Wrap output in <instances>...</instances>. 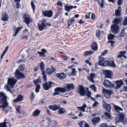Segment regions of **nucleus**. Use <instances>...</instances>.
Masks as SVG:
<instances>
[{"label":"nucleus","instance_id":"obj_38","mask_svg":"<svg viewBox=\"0 0 127 127\" xmlns=\"http://www.w3.org/2000/svg\"><path fill=\"white\" fill-rule=\"evenodd\" d=\"M22 27H19L17 28L16 29V30L15 33L13 35V36L14 37L15 36L18 34L19 31L22 29Z\"/></svg>","mask_w":127,"mask_h":127},{"label":"nucleus","instance_id":"obj_63","mask_svg":"<svg viewBox=\"0 0 127 127\" xmlns=\"http://www.w3.org/2000/svg\"><path fill=\"white\" fill-rule=\"evenodd\" d=\"M126 53V51H120L119 52V54L122 56L124 55Z\"/></svg>","mask_w":127,"mask_h":127},{"label":"nucleus","instance_id":"obj_49","mask_svg":"<svg viewBox=\"0 0 127 127\" xmlns=\"http://www.w3.org/2000/svg\"><path fill=\"white\" fill-rule=\"evenodd\" d=\"M108 43H111V47L113 48L114 46L115 42L114 41L112 40H108L107 42Z\"/></svg>","mask_w":127,"mask_h":127},{"label":"nucleus","instance_id":"obj_39","mask_svg":"<svg viewBox=\"0 0 127 127\" xmlns=\"http://www.w3.org/2000/svg\"><path fill=\"white\" fill-rule=\"evenodd\" d=\"M15 107L16 108V111L19 113H21L22 112L20 111L21 109V105H18L15 106Z\"/></svg>","mask_w":127,"mask_h":127},{"label":"nucleus","instance_id":"obj_50","mask_svg":"<svg viewBox=\"0 0 127 127\" xmlns=\"http://www.w3.org/2000/svg\"><path fill=\"white\" fill-rule=\"evenodd\" d=\"M40 88L39 84H38L35 88V92L37 93L39 91V89H40Z\"/></svg>","mask_w":127,"mask_h":127},{"label":"nucleus","instance_id":"obj_33","mask_svg":"<svg viewBox=\"0 0 127 127\" xmlns=\"http://www.w3.org/2000/svg\"><path fill=\"white\" fill-rule=\"evenodd\" d=\"M73 9V6L67 5L66 4L64 6V9L67 12H69L70 10Z\"/></svg>","mask_w":127,"mask_h":127},{"label":"nucleus","instance_id":"obj_5","mask_svg":"<svg viewBox=\"0 0 127 127\" xmlns=\"http://www.w3.org/2000/svg\"><path fill=\"white\" fill-rule=\"evenodd\" d=\"M17 82L16 79L14 78H8L7 81V84L9 85L11 88H13Z\"/></svg>","mask_w":127,"mask_h":127},{"label":"nucleus","instance_id":"obj_20","mask_svg":"<svg viewBox=\"0 0 127 127\" xmlns=\"http://www.w3.org/2000/svg\"><path fill=\"white\" fill-rule=\"evenodd\" d=\"M122 8L120 6L118 7V9L115 10V15L117 17L121 16L122 15L121 10Z\"/></svg>","mask_w":127,"mask_h":127},{"label":"nucleus","instance_id":"obj_59","mask_svg":"<svg viewBox=\"0 0 127 127\" xmlns=\"http://www.w3.org/2000/svg\"><path fill=\"white\" fill-rule=\"evenodd\" d=\"M60 12L59 11H58L56 14H55L54 15V18L55 19H56L58 16H59L60 15Z\"/></svg>","mask_w":127,"mask_h":127},{"label":"nucleus","instance_id":"obj_27","mask_svg":"<svg viewBox=\"0 0 127 127\" xmlns=\"http://www.w3.org/2000/svg\"><path fill=\"white\" fill-rule=\"evenodd\" d=\"M94 52L90 50L89 51H86L83 53V55L86 57L92 54Z\"/></svg>","mask_w":127,"mask_h":127},{"label":"nucleus","instance_id":"obj_8","mask_svg":"<svg viewBox=\"0 0 127 127\" xmlns=\"http://www.w3.org/2000/svg\"><path fill=\"white\" fill-rule=\"evenodd\" d=\"M53 84L54 83L52 81L46 82L43 84V88L45 90H48L52 86L51 85Z\"/></svg>","mask_w":127,"mask_h":127},{"label":"nucleus","instance_id":"obj_13","mask_svg":"<svg viewBox=\"0 0 127 127\" xmlns=\"http://www.w3.org/2000/svg\"><path fill=\"white\" fill-rule=\"evenodd\" d=\"M102 107L104 109H106L108 112H110L111 108V106L110 104L104 102L102 105Z\"/></svg>","mask_w":127,"mask_h":127},{"label":"nucleus","instance_id":"obj_51","mask_svg":"<svg viewBox=\"0 0 127 127\" xmlns=\"http://www.w3.org/2000/svg\"><path fill=\"white\" fill-rule=\"evenodd\" d=\"M7 122H3V123H0V126L1 127H7L6 124Z\"/></svg>","mask_w":127,"mask_h":127},{"label":"nucleus","instance_id":"obj_53","mask_svg":"<svg viewBox=\"0 0 127 127\" xmlns=\"http://www.w3.org/2000/svg\"><path fill=\"white\" fill-rule=\"evenodd\" d=\"M39 82L40 83H41V80L39 79H37L36 80H35L33 81V83L35 85H37L38 83Z\"/></svg>","mask_w":127,"mask_h":127},{"label":"nucleus","instance_id":"obj_18","mask_svg":"<svg viewBox=\"0 0 127 127\" xmlns=\"http://www.w3.org/2000/svg\"><path fill=\"white\" fill-rule=\"evenodd\" d=\"M75 86L72 83L67 84L65 88H66L67 91H69L71 90H74V88Z\"/></svg>","mask_w":127,"mask_h":127},{"label":"nucleus","instance_id":"obj_61","mask_svg":"<svg viewBox=\"0 0 127 127\" xmlns=\"http://www.w3.org/2000/svg\"><path fill=\"white\" fill-rule=\"evenodd\" d=\"M57 5L62 7L63 3L62 2L60 1H58L57 3Z\"/></svg>","mask_w":127,"mask_h":127},{"label":"nucleus","instance_id":"obj_16","mask_svg":"<svg viewBox=\"0 0 127 127\" xmlns=\"http://www.w3.org/2000/svg\"><path fill=\"white\" fill-rule=\"evenodd\" d=\"M99 58L100 59L98 62L100 66H105L106 61H105L104 58L102 57L100 55V57L99 56Z\"/></svg>","mask_w":127,"mask_h":127},{"label":"nucleus","instance_id":"obj_44","mask_svg":"<svg viewBox=\"0 0 127 127\" xmlns=\"http://www.w3.org/2000/svg\"><path fill=\"white\" fill-rule=\"evenodd\" d=\"M25 59L24 57H22L21 59H20L17 62V64L21 63L23 62H24Z\"/></svg>","mask_w":127,"mask_h":127},{"label":"nucleus","instance_id":"obj_6","mask_svg":"<svg viewBox=\"0 0 127 127\" xmlns=\"http://www.w3.org/2000/svg\"><path fill=\"white\" fill-rule=\"evenodd\" d=\"M120 29L119 26L115 24H112L110 27V29L111 32L116 34L118 33Z\"/></svg>","mask_w":127,"mask_h":127},{"label":"nucleus","instance_id":"obj_32","mask_svg":"<svg viewBox=\"0 0 127 127\" xmlns=\"http://www.w3.org/2000/svg\"><path fill=\"white\" fill-rule=\"evenodd\" d=\"M2 16L1 18V20L3 21H7L8 19V15L6 13L3 14L2 15Z\"/></svg>","mask_w":127,"mask_h":127},{"label":"nucleus","instance_id":"obj_48","mask_svg":"<svg viewBox=\"0 0 127 127\" xmlns=\"http://www.w3.org/2000/svg\"><path fill=\"white\" fill-rule=\"evenodd\" d=\"M101 34V32L99 29L97 30L96 32V37L99 38Z\"/></svg>","mask_w":127,"mask_h":127},{"label":"nucleus","instance_id":"obj_54","mask_svg":"<svg viewBox=\"0 0 127 127\" xmlns=\"http://www.w3.org/2000/svg\"><path fill=\"white\" fill-rule=\"evenodd\" d=\"M37 53L39 54V55L40 57H45V54L41 52L38 51Z\"/></svg>","mask_w":127,"mask_h":127},{"label":"nucleus","instance_id":"obj_45","mask_svg":"<svg viewBox=\"0 0 127 127\" xmlns=\"http://www.w3.org/2000/svg\"><path fill=\"white\" fill-rule=\"evenodd\" d=\"M9 85L7 84V85H5L4 86V89H5L7 91H9V92L11 93V91L10 89V87L9 86Z\"/></svg>","mask_w":127,"mask_h":127},{"label":"nucleus","instance_id":"obj_29","mask_svg":"<svg viewBox=\"0 0 127 127\" xmlns=\"http://www.w3.org/2000/svg\"><path fill=\"white\" fill-rule=\"evenodd\" d=\"M41 112V111L38 109H36L33 113L32 115L34 117L38 116L39 115Z\"/></svg>","mask_w":127,"mask_h":127},{"label":"nucleus","instance_id":"obj_35","mask_svg":"<svg viewBox=\"0 0 127 127\" xmlns=\"http://www.w3.org/2000/svg\"><path fill=\"white\" fill-rule=\"evenodd\" d=\"M114 109L118 113H120L119 111H123V109L120 107L115 105H114Z\"/></svg>","mask_w":127,"mask_h":127},{"label":"nucleus","instance_id":"obj_58","mask_svg":"<svg viewBox=\"0 0 127 127\" xmlns=\"http://www.w3.org/2000/svg\"><path fill=\"white\" fill-rule=\"evenodd\" d=\"M91 93L90 91H87L86 93V95L88 97H90L91 96Z\"/></svg>","mask_w":127,"mask_h":127},{"label":"nucleus","instance_id":"obj_21","mask_svg":"<svg viewBox=\"0 0 127 127\" xmlns=\"http://www.w3.org/2000/svg\"><path fill=\"white\" fill-rule=\"evenodd\" d=\"M100 119L99 117H94L92 119V123L94 125H95L96 123L99 122Z\"/></svg>","mask_w":127,"mask_h":127},{"label":"nucleus","instance_id":"obj_22","mask_svg":"<svg viewBox=\"0 0 127 127\" xmlns=\"http://www.w3.org/2000/svg\"><path fill=\"white\" fill-rule=\"evenodd\" d=\"M105 76L107 78H111L112 77V71L109 70H105L104 72Z\"/></svg>","mask_w":127,"mask_h":127},{"label":"nucleus","instance_id":"obj_23","mask_svg":"<svg viewBox=\"0 0 127 127\" xmlns=\"http://www.w3.org/2000/svg\"><path fill=\"white\" fill-rule=\"evenodd\" d=\"M57 77L62 79H64L66 77V75L63 72L57 73L56 75Z\"/></svg>","mask_w":127,"mask_h":127},{"label":"nucleus","instance_id":"obj_25","mask_svg":"<svg viewBox=\"0 0 127 127\" xmlns=\"http://www.w3.org/2000/svg\"><path fill=\"white\" fill-rule=\"evenodd\" d=\"M75 20L74 19V18H69V19L67 21V27H69L71 25H73L74 23Z\"/></svg>","mask_w":127,"mask_h":127},{"label":"nucleus","instance_id":"obj_42","mask_svg":"<svg viewBox=\"0 0 127 127\" xmlns=\"http://www.w3.org/2000/svg\"><path fill=\"white\" fill-rule=\"evenodd\" d=\"M31 6L33 10V12L34 13L35 10L36 6L33 3V2L32 1L31 2Z\"/></svg>","mask_w":127,"mask_h":127},{"label":"nucleus","instance_id":"obj_14","mask_svg":"<svg viewBox=\"0 0 127 127\" xmlns=\"http://www.w3.org/2000/svg\"><path fill=\"white\" fill-rule=\"evenodd\" d=\"M122 17H120L118 18H115L113 21V24H115L116 25L119 24L120 26L122 25L121 22L122 21Z\"/></svg>","mask_w":127,"mask_h":127},{"label":"nucleus","instance_id":"obj_31","mask_svg":"<svg viewBox=\"0 0 127 127\" xmlns=\"http://www.w3.org/2000/svg\"><path fill=\"white\" fill-rule=\"evenodd\" d=\"M103 84L105 87L107 88L109 87L111 85V82L107 80H105L103 83Z\"/></svg>","mask_w":127,"mask_h":127},{"label":"nucleus","instance_id":"obj_28","mask_svg":"<svg viewBox=\"0 0 127 127\" xmlns=\"http://www.w3.org/2000/svg\"><path fill=\"white\" fill-rule=\"evenodd\" d=\"M55 91H59L61 93H64L67 91L66 88L65 89L61 87H57L56 88Z\"/></svg>","mask_w":127,"mask_h":127},{"label":"nucleus","instance_id":"obj_1","mask_svg":"<svg viewBox=\"0 0 127 127\" xmlns=\"http://www.w3.org/2000/svg\"><path fill=\"white\" fill-rule=\"evenodd\" d=\"M25 68V65L24 64H20L18 69H16L15 75L16 78L18 79H21L25 78L26 76L22 72H23Z\"/></svg>","mask_w":127,"mask_h":127},{"label":"nucleus","instance_id":"obj_41","mask_svg":"<svg viewBox=\"0 0 127 127\" xmlns=\"http://www.w3.org/2000/svg\"><path fill=\"white\" fill-rule=\"evenodd\" d=\"M114 37L115 35H114L110 33L109 34L107 38L108 40H110L114 39Z\"/></svg>","mask_w":127,"mask_h":127},{"label":"nucleus","instance_id":"obj_4","mask_svg":"<svg viewBox=\"0 0 127 127\" xmlns=\"http://www.w3.org/2000/svg\"><path fill=\"white\" fill-rule=\"evenodd\" d=\"M46 20L45 19L40 21L38 24V26L39 30L42 31L47 27L46 25Z\"/></svg>","mask_w":127,"mask_h":127},{"label":"nucleus","instance_id":"obj_64","mask_svg":"<svg viewBox=\"0 0 127 127\" xmlns=\"http://www.w3.org/2000/svg\"><path fill=\"white\" fill-rule=\"evenodd\" d=\"M99 103L98 102L95 101L94 103L93 104L92 106L93 108H94L97 105H99Z\"/></svg>","mask_w":127,"mask_h":127},{"label":"nucleus","instance_id":"obj_12","mask_svg":"<svg viewBox=\"0 0 127 127\" xmlns=\"http://www.w3.org/2000/svg\"><path fill=\"white\" fill-rule=\"evenodd\" d=\"M105 66H110L113 67H115L116 65L114 63V61L113 60H107L105 62Z\"/></svg>","mask_w":127,"mask_h":127},{"label":"nucleus","instance_id":"obj_56","mask_svg":"<svg viewBox=\"0 0 127 127\" xmlns=\"http://www.w3.org/2000/svg\"><path fill=\"white\" fill-rule=\"evenodd\" d=\"M123 25L124 26L127 25V17H125L124 20L123 21Z\"/></svg>","mask_w":127,"mask_h":127},{"label":"nucleus","instance_id":"obj_36","mask_svg":"<svg viewBox=\"0 0 127 127\" xmlns=\"http://www.w3.org/2000/svg\"><path fill=\"white\" fill-rule=\"evenodd\" d=\"M65 112V110L64 108L60 107L57 112L59 114H62L64 113Z\"/></svg>","mask_w":127,"mask_h":127},{"label":"nucleus","instance_id":"obj_10","mask_svg":"<svg viewBox=\"0 0 127 127\" xmlns=\"http://www.w3.org/2000/svg\"><path fill=\"white\" fill-rule=\"evenodd\" d=\"M78 90L79 91L78 93L81 96H84L86 94V91L82 85H78Z\"/></svg>","mask_w":127,"mask_h":127},{"label":"nucleus","instance_id":"obj_11","mask_svg":"<svg viewBox=\"0 0 127 127\" xmlns=\"http://www.w3.org/2000/svg\"><path fill=\"white\" fill-rule=\"evenodd\" d=\"M56 71V70L53 66L51 65V68H47L45 72L49 76H50L52 73Z\"/></svg>","mask_w":127,"mask_h":127},{"label":"nucleus","instance_id":"obj_19","mask_svg":"<svg viewBox=\"0 0 127 127\" xmlns=\"http://www.w3.org/2000/svg\"><path fill=\"white\" fill-rule=\"evenodd\" d=\"M92 49L94 51H96L98 50V45L97 42L95 41L92 42L91 45Z\"/></svg>","mask_w":127,"mask_h":127},{"label":"nucleus","instance_id":"obj_62","mask_svg":"<svg viewBox=\"0 0 127 127\" xmlns=\"http://www.w3.org/2000/svg\"><path fill=\"white\" fill-rule=\"evenodd\" d=\"M28 38V37L27 35L25 36H21V39L23 40L24 39H25L26 40Z\"/></svg>","mask_w":127,"mask_h":127},{"label":"nucleus","instance_id":"obj_15","mask_svg":"<svg viewBox=\"0 0 127 127\" xmlns=\"http://www.w3.org/2000/svg\"><path fill=\"white\" fill-rule=\"evenodd\" d=\"M115 83L116 85L115 88L116 89H119L124 84L123 82L121 79L116 81H115Z\"/></svg>","mask_w":127,"mask_h":127},{"label":"nucleus","instance_id":"obj_24","mask_svg":"<svg viewBox=\"0 0 127 127\" xmlns=\"http://www.w3.org/2000/svg\"><path fill=\"white\" fill-rule=\"evenodd\" d=\"M48 123V127H55L57 124L56 122L55 121L50 120Z\"/></svg>","mask_w":127,"mask_h":127},{"label":"nucleus","instance_id":"obj_55","mask_svg":"<svg viewBox=\"0 0 127 127\" xmlns=\"http://www.w3.org/2000/svg\"><path fill=\"white\" fill-rule=\"evenodd\" d=\"M71 63L74 64H77V63L75 61L76 59L74 58H72L71 59Z\"/></svg>","mask_w":127,"mask_h":127},{"label":"nucleus","instance_id":"obj_46","mask_svg":"<svg viewBox=\"0 0 127 127\" xmlns=\"http://www.w3.org/2000/svg\"><path fill=\"white\" fill-rule=\"evenodd\" d=\"M104 114L107 119H111V116L109 113L106 112L104 113Z\"/></svg>","mask_w":127,"mask_h":127},{"label":"nucleus","instance_id":"obj_9","mask_svg":"<svg viewBox=\"0 0 127 127\" xmlns=\"http://www.w3.org/2000/svg\"><path fill=\"white\" fill-rule=\"evenodd\" d=\"M0 102L1 103L8 104L7 102V97L3 93L0 92Z\"/></svg>","mask_w":127,"mask_h":127},{"label":"nucleus","instance_id":"obj_7","mask_svg":"<svg viewBox=\"0 0 127 127\" xmlns=\"http://www.w3.org/2000/svg\"><path fill=\"white\" fill-rule=\"evenodd\" d=\"M42 15H43L45 17H47L49 18L51 17L53 15V12L51 10H48L42 11Z\"/></svg>","mask_w":127,"mask_h":127},{"label":"nucleus","instance_id":"obj_34","mask_svg":"<svg viewBox=\"0 0 127 127\" xmlns=\"http://www.w3.org/2000/svg\"><path fill=\"white\" fill-rule=\"evenodd\" d=\"M45 66V65L44 62H41L40 63L39 65V67L41 72L45 71H44Z\"/></svg>","mask_w":127,"mask_h":127},{"label":"nucleus","instance_id":"obj_37","mask_svg":"<svg viewBox=\"0 0 127 127\" xmlns=\"http://www.w3.org/2000/svg\"><path fill=\"white\" fill-rule=\"evenodd\" d=\"M3 104V105H1L0 106V108H3L2 111H7V110L5 109V108H6V107H7L8 104H7L5 103H2Z\"/></svg>","mask_w":127,"mask_h":127},{"label":"nucleus","instance_id":"obj_60","mask_svg":"<svg viewBox=\"0 0 127 127\" xmlns=\"http://www.w3.org/2000/svg\"><path fill=\"white\" fill-rule=\"evenodd\" d=\"M92 13L90 12H87L85 16V18L86 19H88L89 18L90 14Z\"/></svg>","mask_w":127,"mask_h":127},{"label":"nucleus","instance_id":"obj_47","mask_svg":"<svg viewBox=\"0 0 127 127\" xmlns=\"http://www.w3.org/2000/svg\"><path fill=\"white\" fill-rule=\"evenodd\" d=\"M35 95H34L33 92H32L30 95V97L31 100H33L34 98Z\"/></svg>","mask_w":127,"mask_h":127},{"label":"nucleus","instance_id":"obj_2","mask_svg":"<svg viewBox=\"0 0 127 127\" xmlns=\"http://www.w3.org/2000/svg\"><path fill=\"white\" fill-rule=\"evenodd\" d=\"M117 116L118 118V120L117 123L119 122V121L122 122L124 124H127V119L125 117V115L123 113H120L119 114L117 115Z\"/></svg>","mask_w":127,"mask_h":127},{"label":"nucleus","instance_id":"obj_3","mask_svg":"<svg viewBox=\"0 0 127 127\" xmlns=\"http://www.w3.org/2000/svg\"><path fill=\"white\" fill-rule=\"evenodd\" d=\"M23 18L24 19V22L27 25L28 27H29L28 25L30 24V23L32 22V20L31 18L30 15L28 13H26L24 14Z\"/></svg>","mask_w":127,"mask_h":127},{"label":"nucleus","instance_id":"obj_26","mask_svg":"<svg viewBox=\"0 0 127 127\" xmlns=\"http://www.w3.org/2000/svg\"><path fill=\"white\" fill-rule=\"evenodd\" d=\"M23 96L21 94H19L18 95L17 98L13 100V101L16 102L19 101H21L23 100Z\"/></svg>","mask_w":127,"mask_h":127},{"label":"nucleus","instance_id":"obj_43","mask_svg":"<svg viewBox=\"0 0 127 127\" xmlns=\"http://www.w3.org/2000/svg\"><path fill=\"white\" fill-rule=\"evenodd\" d=\"M42 74L43 75V81L44 82L46 81L47 80V77L45 71L42 72Z\"/></svg>","mask_w":127,"mask_h":127},{"label":"nucleus","instance_id":"obj_30","mask_svg":"<svg viewBox=\"0 0 127 127\" xmlns=\"http://www.w3.org/2000/svg\"><path fill=\"white\" fill-rule=\"evenodd\" d=\"M77 75V71L76 70L75 68H73L71 69V73H69L68 75L69 76H71L72 75L76 76Z\"/></svg>","mask_w":127,"mask_h":127},{"label":"nucleus","instance_id":"obj_52","mask_svg":"<svg viewBox=\"0 0 127 127\" xmlns=\"http://www.w3.org/2000/svg\"><path fill=\"white\" fill-rule=\"evenodd\" d=\"M95 77V74L94 73H91L90 76L88 78H94Z\"/></svg>","mask_w":127,"mask_h":127},{"label":"nucleus","instance_id":"obj_40","mask_svg":"<svg viewBox=\"0 0 127 127\" xmlns=\"http://www.w3.org/2000/svg\"><path fill=\"white\" fill-rule=\"evenodd\" d=\"M125 29H123L122 30L120 33L119 35V36L120 37H123L125 35Z\"/></svg>","mask_w":127,"mask_h":127},{"label":"nucleus","instance_id":"obj_57","mask_svg":"<svg viewBox=\"0 0 127 127\" xmlns=\"http://www.w3.org/2000/svg\"><path fill=\"white\" fill-rule=\"evenodd\" d=\"M99 127H108V126L106 124L103 123L100 124Z\"/></svg>","mask_w":127,"mask_h":127},{"label":"nucleus","instance_id":"obj_17","mask_svg":"<svg viewBox=\"0 0 127 127\" xmlns=\"http://www.w3.org/2000/svg\"><path fill=\"white\" fill-rule=\"evenodd\" d=\"M49 108L53 110L56 111L60 108V104H54L53 105H49Z\"/></svg>","mask_w":127,"mask_h":127}]
</instances>
